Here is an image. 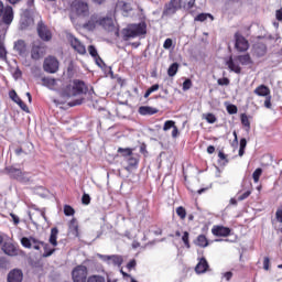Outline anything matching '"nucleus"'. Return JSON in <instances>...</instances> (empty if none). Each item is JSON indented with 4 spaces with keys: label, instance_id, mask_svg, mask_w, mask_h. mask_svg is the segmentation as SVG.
<instances>
[{
    "label": "nucleus",
    "instance_id": "nucleus-36",
    "mask_svg": "<svg viewBox=\"0 0 282 282\" xmlns=\"http://www.w3.org/2000/svg\"><path fill=\"white\" fill-rule=\"evenodd\" d=\"M32 239H34V237H23L21 238V245L23 246V248H28L29 250H32Z\"/></svg>",
    "mask_w": 282,
    "mask_h": 282
},
{
    "label": "nucleus",
    "instance_id": "nucleus-58",
    "mask_svg": "<svg viewBox=\"0 0 282 282\" xmlns=\"http://www.w3.org/2000/svg\"><path fill=\"white\" fill-rule=\"evenodd\" d=\"M94 59L98 67H102V65H105V62L102 61V57H100V55H97L96 57H94Z\"/></svg>",
    "mask_w": 282,
    "mask_h": 282
},
{
    "label": "nucleus",
    "instance_id": "nucleus-45",
    "mask_svg": "<svg viewBox=\"0 0 282 282\" xmlns=\"http://www.w3.org/2000/svg\"><path fill=\"white\" fill-rule=\"evenodd\" d=\"M87 282H105V278L102 275H90Z\"/></svg>",
    "mask_w": 282,
    "mask_h": 282
},
{
    "label": "nucleus",
    "instance_id": "nucleus-13",
    "mask_svg": "<svg viewBox=\"0 0 282 282\" xmlns=\"http://www.w3.org/2000/svg\"><path fill=\"white\" fill-rule=\"evenodd\" d=\"M177 10H182L178 0H170V2L164 6L163 17H171L175 14Z\"/></svg>",
    "mask_w": 282,
    "mask_h": 282
},
{
    "label": "nucleus",
    "instance_id": "nucleus-35",
    "mask_svg": "<svg viewBox=\"0 0 282 282\" xmlns=\"http://www.w3.org/2000/svg\"><path fill=\"white\" fill-rule=\"evenodd\" d=\"M261 175H263V169L261 167L256 169L254 172L252 173V180L254 184H259V180H261Z\"/></svg>",
    "mask_w": 282,
    "mask_h": 282
},
{
    "label": "nucleus",
    "instance_id": "nucleus-11",
    "mask_svg": "<svg viewBox=\"0 0 282 282\" xmlns=\"http://www.w3.org/2000/svg\"><path fill=\"white\" fill-rule=\"evenodd\" d=\"M235 47L237 52H248L250 48V43L243 37V35H241V33L237 32L235 34Z\"/></svg>",
    "mask_w": 282,
    "mask_h": 282
},
{
    "label": "nucleus",
    "instance_id": "nucleus-23",
    "mask_svg": "<svg viewBox=\"0 0 282 282\" xmlns=\"http://www.w3.org/2000/svg\"><path fill=\"white\" fill-rule=\"evenodd\" d=\"M208 268H210V265H208V260H206V258H200L195 267V272L196 274H205V272H208Z\"/></svg>",
    "mask_w": 282,
    "mask_h": 282
},
{
    "label": "nucleus",
    "instance_id": "nucleus-3",
    "mask_svg": "<svg viewBox=\"0 0 282 282\" xmlns=\"http://www.w3.org/2000/svg\"><path fill=\"white\" fill-rule=\"evenodd\" d=\"M117 153L127 162L126 171H135L140 166V154L133 153L132 148H118Z\"/></svg>",
    "mask_w": 282,
    "mask_h": 282
},
{
    "label": "nucleus",
    "instance_id": "nucleus-51",
    "mask_svg": "<svg viewBox=\"0 0 282 282\" xmlns=\"http://www.w3.org/2000/svg\"><path fill=\"white\" fill-rule=\"evenodd\" d=\"M88 53L90 54V56L93 58H95L96 56H98V50H96V46L94 45H89L88 46Z\"/></svg>",
    "mask_w": 282,
    "mask_h": 282
},
{
    "label": "nucleus",
    "instance_id": "nucleus-38",
    "mask_svg": "<svg viewBox=\"0 0 282 282\" xmlns=\"http://www.w3.org/2000/svg\"><path fill=\"white\" fill-rule=\"evenodd\" d=\"M218 164L219 166H226L228 164V156L223 152H218Z\"/></svg>",
    "mask_w": 282,
    "mask_h": 282
},
{
    "label": "nucleus",
    "instance_id": "nucleus-57",
    "mask_svg": "<svg viewBox=\"0 0 282 282\" xmlns=\"http://www.w3.org/2000/svg\"><path fill=\"white\" fill-rule=\"evenodd\" d=\"M140 153H142V155H144V158L149 156V151L147 150V144H141L140 145Z\"/></svg>",
    "mask_w": 282,
    "mask_h": 282
},
{
    "label": "nucleus",
    "instance_id": "nucleus-59",
    "mask_svg": "<svg viewBox=\"0 0 282 282\" xmlns=\"http://www.w3.org/2000/svg\"><path fill=\"white\" fill-rule=\"evenodd\" d=\"M275 218L276 221H279L280 224H282V208H278L275 212Z\"/></svg>",
    "mask_w": 282,
    "mask_h": 282
},
{
    "label": "nucleus",
    "instance_id": "nucleus-4",
    "mask_svg": "<svg viewBox=\"0 0 282 282\" xmlns=\"http://www.w3.org/2000/svg\"><path fill=\"white\" fill-rule=\"evenodd\" d=\"M252 65V57L250 54H243L238 56H229L228 61L226 62V65L230 72H234V74H241V66L239 65Z\"/></svg>",
    "mask_w": 282,
    "mask_h": 282
},
{
    "label": "nucleus",
    "instance_id": "nucleus-24",
    "mask_svg": "<svg viewBox=\"0 0 282 282\" xmlns=\"http://www.w3.org/2000/svg\"><path fill=\"white\" fill-rule=\"evenodd\" d=\"M194 243L198 248H208V246H210V242L208 241V238L204 234L198 235L196 237V239L194 240Z\"/></svg>",
    "mask_w": 282,
    "mask_h": 282
},
{
    "label": "nucleus",
    "instance_id": "nucleus-12",
    "mask_svg": "<svg viewBox=\"0 0 282 282\" xmlns=\"http://www.w3.org/2000/svg\"><path fill=\"white\" fill-rule=\"evenodd\" d=\"M73 10H75L78 17H87L89 14V4L80 0H75L73 2Z\"/></svg>",
    "mask_w": 282,
    "mask_h": 282
},
{
    "label": "nucleus",
    "instance_id": "nucleus-46",
    "mask_svg": "<svg viewBox=\"0 0 282 282\" xmlns=\"http://www.w3.org/2000/svg\"><path fill=\"white\" fill-rule=\"evenodd\" d=\"M175 127V121L167 120L164 122L163 131H169V129H173Z\"/></svg>",
    "mask_w": 282,
    "mask_h": 282
},
{
    "label": "nucleus",
    "instance_id": "nucleus-56",
    "mask_svg": "<svg viewBox=\"0 0 282 282\" xmlns=\"http://www.w3.org/2000/svg\"><path fill=\"white\" fill-rule=\"evenodd\" d=\"M164 50H171L173 47V40L172 39H166L163 43Z\"/></svg>",
    "mask_w": 282,
    "mask_h": 282
},
{
    "label": "nucleus",
    "instance_id": "nucleus-30",
    "mask_svg": "<svg viewBox=\"0 0 282 282\" xmlns=\"http://www.w3.org/2000/svg\"><path fill=\"white\" fill-rule=\"evenodd\" d=\"M195 1L196 0H178V4L183 10H192V8H195Z\"/></svg>",
    "mask_w": 282,
    "mask_h": 282
},
{
    "label": "nucleus",
    "instance_id": "nucleus-14",
    "mask_svg": "<svg viewBox=\"0 0 282 282\" xmlns=\"http://www.w3.org/2000/svg\"><path fill=\"white\" fill-rule=\"evenodd\" d=\"M34 25V18L30 10H25L21 15L20 28L21 30H28V28Z\"/></svg>",
    "mask_w": 282,
    "mask_h": 282
},
{
    "label": "nucleus",
    "instance_id": "nucleus-2",
    "mask_svg": "<svg viewBox=\"0 0 282 282\" xmlns=\"http://www.w3.org/2000/svg\"><path fill=\"white\" fill-rule=\"evenodd\" d=\"M89 91V87L80 79H74L65 88L62 89L64 98H74V96H83Z\"/></svg>",
    "mask_w": 282,
    "mask_h": 282
},
{
    "label": "nucleus",
    "instance_id": "nucleus-31",
    "mask_svg": "<svg viewBox=\"0 0 282 282\" xmlns=\"http://www.w3.org/2000/svg\"><path fill=\"white\" fill-rule=\"evenodd\" d=\"M42 83L44 87H47L48 89H54V87H56V79L51 77H43Z\"/></svg>",
    "mask_w": 282,
    "mask_h": 282
},
{
    "label": "nucleus",
    "instance_id": "nucleus-43",
    "mask_svg": "<svg viewBox=\"0 0 282 282\" xmlns=\"http://www.w3.org/2000/svg\"><path fill=\"white\" fill-rule=\"evenodd\" d=\"M203 116L209 124H215V122H217V117L213 112H208Z\"/></svg>",
    "mask_w": 282,
    "mask_h": 282
},
{
    "label": "nucleus",
    "instance_id": "nucleus-52",
    "mask_svg": "<svg viewBox=\"0 0 282 282\" xmlns=\"http://www.w3.org/2000/svg\"><path fill=\"white\" fill-rule=\"evenodd\" d=\"M193 87V82L191 79H185L183 83V91H188Z\"/></svg>",
    "mask_w": 282,
    "mask_h": 282
},
{
    "label": "nucleus",
    "instance_id": "nucleus-61",
    "mask_svg": "<svg viewBox=\"0 0 282 282\" xmlns=\"http://www.w3.org/2000/svg\"><path fill=\"white\" fill-rule=\"evenodd\" d=\"M67 75L74 76V62H70L67 67Z\"/></svg>",
    "mask_w": 282,
    "mask_h": 282
},
{
    "label": "nucleus",
    "instance_id": "nucleus-53",
    "mask_svg": "<svg viewBox=\"0 0 282 282\" xmlns=\"http://www.w3.org/2000/svg\"><path fill=\"white\" fill-rule=\"evenodd\" d=\"M17 105H19V107H20V109H22V111L30 113V108L28 107V105H25V102H23L22 99H20Z\"/></svg>",
    "mask_w": 282,
    "mask_h": 282
},
{
    "label": "nucleus",
    "instance_id": "nucleus-32",
    "mask_svg": "<svg viewBox=\"0 0 282 282\" xmlns=\"http://www.w3.org/2000/svg\"><path fill=\"white\" fill-rule=\"evenodd\" d=\"M246 147H248V140H246V138L240 139L238 151L239 158H243V155L246 154Z\"/></svg>",
    "mask_w": 282,
    "mask_h": 282
},
{
    "label": "nucleus",
    "instance_id": "nucleus-49",
    "mask_svg": "<svg viewBox=\"0 0 282 282\" xmlns=\"http://www.w3.org/2000/svg\"><path fill=\"white\" fill-rule=\"evenodd\" d=\"M9 98H11V100H13V102L15 104L21 100V97H19V95L14 90H11L9 93Z\"/></svg>",
    "mask_w": 282,
    "mask_h": 282
},
{
    "label": "nucleus",
    "instance_id": "nucleus-22",
    "mask_svg": "<svg viewBox=\"0 0 282 282\" xmlns=\"http://www.w3.org/2000/svg\"><path fill=\"white\" fill-rule=\"evenodd\" d=\"M6 173L12 177V180H23L25 173L21 171V169H17L14 166L6 167Z\"/></svg>",
    "mask_w": 282,
    "mask_h": 282
},
{
    "label": "nucleus",
    "instance_id": "nucleus-55",
    "mask_svg": "<svg viewBox=\"0 0 282 282\" xmlns=\"http://www.w3.org/2000/svg\"><path fill=\"white\" fill-rule=\"evenodd\" d=\"M208 17H210V14H206V13H200L195 18V21H199L200 23H203V21H206V19H208Z\"/></svg>",
    "mask_w": 282,
    "mask_h": 282
},
{
    "label": "nucleus",
    "instance_id": "nucleus-18",
    "mask_svg": "<svg viewBox=\"0 0 282 282\" xmlns=\"http://www.w3.org/2000/svg\"><path fill=\"white\" fill-rule=\"evenodd\" d=\"M6 26L0 22V58L6 61L8 58V51H6V46H3V40L6 39Z\"/></svg>",
    "mask_w": 282,
    "mask_h": 282
},
{
    "label": "nucleus",
    "instance_id": "nucleus-15",
    "mask_svg": "<svg viewBox=\"0 0 282 282\" xmlns=\"http://www.w3.org/2000/svg\"><path fill=\"white\" fill-rule=\"evenodd\" d=\"M231 232L232 229L224 225H215L212 228V235H214V237H230Z\"/></svg>",
    "mask_w": 282,
    "mask_h": 282
},
{
    "label": "nucleus",
    "instance_id": "nucleus-54",
    "mask_svg": "<svg viewBox=\"0 0 282 282\" xmlns=\"http://www.w3.org/2000/svg\"><path fill=\"white\" fill-rule=\"evenodd\" d=\"M252 195L251 191H247L238 196V202H243V199H248V197Z\"/></svg>",
    "mask_w": 282,
    "mask_h": 282
},
{
    "label": "nucleus",
    "instance_id": "nucleus-21",
    "mask_svg": "<svg viewBox=\"0 0 282 282\" xmlns=\"http://www.w3.org/2000/svg\"><path fill=\"white\" fill-rule=\"evenodd\" d=\"M7 282H23V271L13 269L8 273Z\"/></svg>",
    "mask_w": 282,
    "mask_h": 282
},
{
    "label": "nucleus",
    "instance_id": "nucleus-63",
    "mask_svg": "<svg viewBox=\"0 0 282 282\" xmlns=\"http://www.w3.org/2000/svg\"><path fill=\"white\" fill-rule=\"evenodd\" d=\"M8 267V260L3 257H0V268H7Z\"/></svg>",
    "mask_w": 282,
    "mask_h": 282
},
{
    "label": "nucleus",
    "instance_id": "nucleus-6",
    "mask_svg": "<svg viewBox=\"0 0 282 282\" xmlns=\"http://www.w3.org/2000/svg\"><path fill=\"white\" fill-rule=\"evenodd\" d=\"M253 94H256V96H260L261 98H265L264 99L265 109H272V95H271L270 87L261 84L253 90Z\"/></svg>",
    "mask_w": 282,
    "mask_h": 282
},
{
    "label": "nucleus",
    "instance_id": "nucleus-25",
    "mask_svg": "<svg viewBox=\"0 0 282 282\" xmlns=\"http://www.w3.org/2000/svg\"><path fill=\"white\" fill-rule=\"evenodd\" d=\"M158 108H153L151 106H141L139 108L140 116H155L158 113Z\"/></svg>",
    "mask_w": 282,
    "mask_h": 282
},
{
    "label": "nucleus",
    "instance_id": "nucleus-10",
    "mask_svg": "<svg viewBox=\"0 0 282 282\" xmlns=\"http://www.w3.org/2000/svg\"><path fill=\"white\" fill-rule=\"evenodd\" d=\"M45 52H47V46H45V44H33L31 48V58L33 61H40V58H43V56H45Z\"/></svg>",
    "mask_w": 282,
    "mask_h": 282
},
{
    "label": "nucleus",
    "instance_id": "nucleus-47",
    "mask_svg": "<svg viewBox=\"0 0 282 282\" xmlns=\"http://www.w3.org/2000/svg\"><path fill=\"white\" fill-rule=\"evenodd\" d=\"M217 84L220 85L221 87L224 86L228 87V85H230V79L228 77H223L217 80Z\"/></svg>",
    "mask_w": 282,
    "mask_h": 282
},
{
    "label": "nucleus",
    "instance_id": "nucleus-42",
    "mask_svg": "<svg viewBox=\"0 0 282 282\" xmlns=\"http://www.w3.org/2000/svg\"><path fill=\"white\" fill-rule=\"evenodd\" d=\"M64 215L66 217H73V215H76V210L70 205H64Z\"/></svg>",
    "mask_w": 282,
    "mask_h": 282
},
{
    "label": "nucleus",
    "instance_id": "nucleus-5",
    "mask_svg": "<svg viewBox=\"0 0 282 282\" xmlns=\"http://www.w3.org/2000/svg\"><path fill=\"white\" fill-rule=\"evenodd\" d=\"M147 34V23L140 22L138 24H130L123 30V41L129 39H137V36H144Z\"/></svg>",
    "mask_w": 282,
    "mask_h": 282
},
{
    "label": "nucleus",
    "instance_id": "nucleus-60",
    "mask_svg": "<svg viewBox=\"0 0 282 282\" xmlns=\"http://www.w3.org/2000/svg\"><path fill=\"white\" fill-rule=\"evenodd\" d=\"M263 270H270V258L264 257L263 259Z\"/></svg>",
    "mask_w": 282,
    "mask_h": 282
},
{
    "label": "nucleus",
    "instance_id": "nucleus-1",
    "mask_svg": "<svg viewBox=\"0 0 282 282\" xmlns=\"http://www.w3.org/2000/svg\"><path fill=\"white\" fill-rule=\"evenodd\" d=\"M102 28L107 32H113L116 30V24L113 19L109 17L100 18L99 15H91L90 19L84 24L86 30H96V28Z\"/></svg>",
    "mask_w": 282,
    "mask_h": 282
},
{
    "label": "nucleus",
    "instance_id": "nucleus-44",
    "mask_svg": "<svg viewBox=\"0 0 282 282\" xmlns=\"http://www.w3.org/2000/svg\"><path fill=\"white\" fill-rule=\"evenodd\" d=\"M41 246H45V242L41 241V240H39L36 238L32 239V248H33V250H41Z\"/></svg>",
    "mask_w": 282,
    "mask_h": 282
},
{
    "label": "nucleus",
    "instance_id": "nucleus-27",
    "mask_svg": "<svg viewBox=\"0 0 282 282\" xmlns=\"http://www.w3.org/2000/svg\"><path fill=\"white\" fill-rule=\"evenodd\" d=\"M14 50L15 52H18V54H25V52H28V44H25V41L23 40H18L14 43Z\"/></svg>",
    "mask_w": 282,
    "mask_h": 282
},
{
    "label": "nucleus",
    "instance_id": "nucleus-62",
    "mask_svg": "<svg viewBox=\"0 0 282 282\" xmlns=\"http://www.w3.org/2000/svg\"><path fill=\"white\" fill-rule=\"evenodd\" d=\"M10 217L13 219V224H14V226H19V224H20V219H19V216H17L15 214H10Z\"/></svg>",
    "mask_w": 282,
    "mask_h": 282
},
{
    "label": "nucleus",
    "instance_id": "nucleus-16",
    "mask_svg": "<svg viewBox=\"0 0 282 282\" xmlns=\"http://www.w3.org/2000/svg\"><path fill=\"white\" fill-rule=\"evenodd\" d=\"M37 34L42 41H52V31L47 29V25L43 21L37 23Z\"/></svg>",
    "mask_w": 282,
    "mask_h": 282
},
{
    "label": "nucleus",
    "instance_id": "nucleus-64",
    "mask_svg": "<svg viewBox=\"0 0 282 282\" xmlns=\"http://www.w3.org/2000/svg\"><path fill=\"white\" fill-rule=\"evenodd\" d=\"M275 19L282 21V8L275 11Z\"/></svg>",
    "mask_w": 282,
    "mask_h": 282
},
{
    "label": "nucleus",
    "instance_id": "nucleus-48",
    "mask_svg": "<svg viewBox=\"0 0 282 282\" xmlns=\"http://www.w3.org/2000/svg\"><path fill=\"white\" fill-rule=\"evenodd\" d=\"M237 111H238V108L235 105L230 104L227 106V113H229L230 116H235Z\"/></svg>",
    "mask_w": 282,
    "mask_h": 282
},
{
    "label": "nucleus",
    "instance_id": "nucleus-33",
    "mask_svg": "<svg viewBox=\"0 0 282 282\" xmlns=\"http://www.w3.org/2000/svg\"><path fill=\"white\" fill-rule=\"evenodd\" d=\"M117 6H118V8H120V10H122V12H124L126 14H129V12H131V10H133V8H131V3H129V2L119 1Z\"/></svg>",
    "mask_w": 282,
    "mask_h": 282
},
{
    "label": "nucleus",
    "instance_id": "nucleus-28",
    "mask_svg": "<svg viewBox=\"0 0 282 282\" xmlns=\"http://www.w3.org/2000/svg\"><path fill=\"white\" fill-rule=\"evenodd\" d=\"M57 239H58V228L53 227L51 229V235H50L48 241H50L51 246H53L54 248H56V246H58Z\"/></svg>",
    "mask_w": 282,
    "mask_h": 282
},
{
    "label": "nucleus",
    "instance_id": "nucleus-34",
    "mask_svg": "<svg viewBox=\"0 0 282 282\" xmlns=\"http://www.w3.org/2000/svg\"><path fill=\"white\" fill-rule=\"evenodd\" d=\"M240 122H241L242 127H245L246 131H250V119L248 118V115L241 113Z\"/></svg>",
    "mask_w": 282,
    "mask_h": 282
},
{
    "label": "nucleus",
    "instance_id": "nucleus-37",
    "mask_svg": "<svg viewBox=\"0 0 282 282\" xmlns=\"http://www.w3.org/2000/svg\"><path fill=\"white\" fill-rule=\"evenodd\" d=\"M177 69H180V64L173 63L167 69V76L173 78L177 74Z\"/></svg>",
    "mask_w": 282,
    "mask_h": 282
},
{
    "label": "nucleus",
    "instance_id": "nucleus-39",
    "mask_svg": "<svg viewBox=\"0 0 282 282\" xmlns=\"http://www.w3.org/2000/svg\"><path fill=\"white\" fill-rule=\"evenodd\" d=\"M182 241L185 248H191V234L188 231L183 232Z\"/></svg>",
    "mask_w": 282,
    "mask_h": 282
},
{
    "label": "nucleus",
    "instance_id": "nucleus-20",
    "mask_svg": "<svg viewBox=\"0 0 282 282\" xmlns=\"http://www.w3.org/2000/svg\"><path fill=\"white\" fill-rule=\"evenodd\" d=\"M253 54L258 58H261L268 54V45L263 42H257L253 44Z\"/></svg>",
    "mask_w": 282,
    "mask_h": 282
},
{
    "label": "nucleus",
    "instance_id": "nucleus-41",
    "mask_svg": "<svg viewBox=\"0 0 282 282\" xmlns=\"http://www.w3.org/2000/svg\"><path fill=\"white\" fill-rule=\"evenodd\" d=\"M44 249V253L42 257L47 258V257H52L55 252V249H50V245L44 242V246H42Z\"/></svg>",
    "mask_w": 282,
    "mask_h": 282
},
{
    "label": "nucleus",
    "instance_id": "nucleus-40",
    "mask_svg": "<svg viewBox=\"0 0 282 282\" xmlns=\"http://www.w3.org/2000/svg\"><path fill=\"white\" fill-rule=\"evenodd\" d=\"M176 215L180 217L181 221H184V219H186V208H184V206L177 207Z\"/></svg>",
    "mask_w": 282,
    "mask_h": 282
},
{
    "label": "nucleus",
    "instance_id": "nucleus-26",
    "mask_svg": "<svg viewBox=\"0 0 282 282\" xmlns=\"http://www.w3.org/2000/svg\"><path fill=\"white\" fill-rule=\"evenodd\" d=\"M68 229H69V232L74 235V237H78L80 235L78 231V219L72 218L68 223Z\"/></svg>",
    "mask_w": 282,
    "mask_h": 282
},
{
    "label": "nucleus",
    "instance_id": "nucleus-17",
    "mask_svg": "<svg viewBox=\"0 0 282 282\" xmlns=\"http://www.w3.org/2000/svg\"><path fill=\"white\" fill-rule=\"evenodd\" d=\"M68 41L70 43V46L73 47V50H75V52H77V54H80L82 56H84V54H87V48H85V45L80 43L77 37H75L74 35H69Z\"/></svg>",
    "mask_w": 282,
    "mask_h": 282
},
{
    "label": "nucleus",
    "instance_id": "nucleus-29",
    "mask_svg": "<svg viewBox=\"0 0 282 282\" xmlns=\"http://www.w3.org/2000/svg\"><path fill=\"white\" fill-rule=\"evenodd\" d=\"M104 261H111L112 265H122V257L120 256H104Z\"/></svg>",
    "mask_w": 282,
    "mask_h": 282
},
{
    "label": "nucleus",
    "instance_id": "nucleus-7",
    "mask_svg": "<svg viewBox=\"0 0 282 282\" xmlns=\"http://www.w3.org/2000/svg\"><path fill=\"white\" fill-rule=\"evenodd\" d=\"M1 17L2 21H0V23H2L3 28H6V25H10V23H12L14 20V12L12 11V7L6 8L2 1H0V19Z\"/></svg>",
    "mask_w": 282,
    "mask_h": 282
},
{
    "label": "nucleus",
    "instance_id": "nucleus-50",
    "mask_svg": "<svg viewBox=\"0 0 282 282\" xmlns=\"http://www.w3.org/2000/svg\"><path fill=\"white\" fill-rule=\"evenodd\" d=\"M82 203L84 204V206H89V204H91V197L89 196V194H84L82 196Z\"/></svg>",
    "mask_w": 282,
    "mask_h": 282
},
{
    "label": "nucleus",
    "instance_id": "nucleus-19",
    "mask_svg": "<svg viewBox=\"0 0 282 282\" xmlns=\"http://www.w3.org/2000/svg\"><path fill=\"white\" fill-rule=\"evenodd\" d=\"M2 252L8 257H19V248L12 242H4L2 245Z\"/></svg>",
    "mask_w": 282,
    "mask_h": 282
},
{
    "label": "nucleus",
    "instance_id": "nucleus-8",
    "mask_svg": "<svg viewBox=\"0 0 282 282\" xmlns=\"http://www.w3.org/2000/svg\"><path fill=\"white\" fill-rule=\"evenodd\" d=\"M88 270L85 265L79 264L72 271L73 282H87Z\"/></svg>",
    "mask_w": 282,
    "mask_h": 282
},
{
    "label": "nucleus",
    "instance_id": "nucleus-9",
    "mask_svg": "<svg viewBox=\"0 0 282 282\" xmlns=\"http://www.w3.org/2000/svg\"><path fill=\"white\" fill-rule=\"evenodd\" d=\"M59 63L54 56H48L44 59L43 68L47 74H56L58 72Z\"/></svg>",
    "mask_w": 282,
    "mask_h": 282
}]
</instances>
